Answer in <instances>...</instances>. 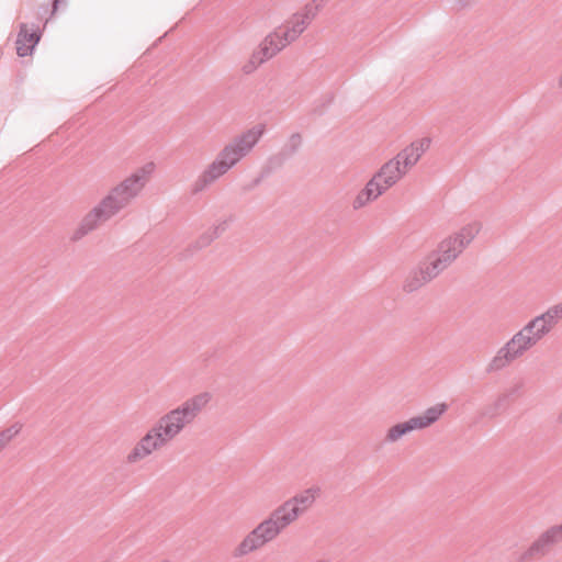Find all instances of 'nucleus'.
Returning a JSON list of instances; mask_svg holds the SVG:
<instances>
[{
    "label": "nucleus",
    "mask_w": 562,
    "mask_h": 562,
    "mask_svg": "<svg viewBox=\"0 0 562 562\" xmlns=\"http://www.w3.org/2000/svg\"><path fill=\"white\" fill-rule=\"evenodd\" d=\"M211 400L212 395L209 392L199 393L162 415L153 427L168 445L182 432L187 425L195 419Z\"/></svg>",
    "instance_id": "nucleus-1"
},
{
    "label": "nucleus",
    "mask_w": 562,
    "mask_h": 562,
    "mask_svg": "<svg viewBox=\"0 0 562 562\" xmlns=\"http://www.w3.org/2000/svg\"><path fill=\"white\" fill-rule=\"evenodd\" d=\"M407 172L394 158L385 162L380 170L368 181L366 187L353 200V207L360 209L376 200L384 192L395 186Z\"/></svg>",
    "instance_id": "nucleus-2"
},
{
    "label": "nucleus",
    "mask_w": 562,
    "mask_h": 562,
    "mask_svg": "<svg viewBox=\"0 0 562 562\" xmlns=\"http://www.w3.org/2000/svg\"><path fill=\"white\" fill-rule=\"evenodd\" d=\"M291 43V40L281 25L273 29L261 40L258 47L243 63L241 70L245 74L254 72L263 63L278 55Z\"/></svg>",
    "instance_id": "nucleus-3"
},
{
    "label": "nucleus",
    "mask_w": 562,
    "mask_h": 562,
    "mask_svg": "<svg viewBox=\"0 0 562 562\" xmlns=\"http://www.w3.org/2000/svg\"><path fill=\"white\" fill-rule=\"evenodd\" d=\"M284 529L270 514L257 525L234 549V555L237 558L245 557L260 548L266 543L274 540Z\"/></svg>",
    "instance_id": "nucleus-4"
},
{
    "label": "nucleus",
    "mask_w": 562,
    "mask_h": 562,
    "mask_svg": "<svg viewBox=\"0 0 562 562\" xmlns=\"http://www.w3.org/2000/svg\"><path fill=\"white\" fill-rule=\"evenodd\" d=\"M124 206L111 191L82 218L74 232V239H80L117 214Z\"/></svg>",
    "instance_id": "nucleus-5"
},
{
    "label": "nucleus",
    "mask_w": 562,
    "mask_h": 562,
    "mask_svg": "<svg viewBox=\"0 0 562 562\" xmlns=\"http://www.w3.org/2000/svg\"><path fill=\"white\" fill-rule=\"evenodd\" d=\"M446 411L447 405L445 403L436 404L418 416H414L408 420L393 425L385 434V441L393 443L411 431L422 430L429 427L436 423Z\"/></svg>",
    "instance_id": "nucleus-6"
},
{
    "label": "nucleus",
    "mask_w": 562,
    "mask_h": 562,
    "mask_svg": "<svg viewBox=\"0 0 562 562\" xmlns=\"http://www.w3.org/2000/svg\"><path fill=\"white\" fill-rule=\"evenodd\" d=\"M465 248L451 235L438 246V257L424 265L420 270L423 281H429L453 262Z\"/></svg>",
    "instance_id": "nucleus-7"
},
{
    "label": "nucleus",
    "mask_w": 562,
    "mask_h": 562,
    "mask_svg": "<svg viewBox=\"0 0 562 562\" xmlns=\"http://www.w3.org/2000/svg\"><path fill=\"white\" fill-rule=\"evenodd\" d=\"M536 344L535 339L529 335V331L522 328L497 351L490 362V368L492 370H499L508 366Z\"/></svg>",
    "instance_id": "nucleus-8"
},
{
    "label": "nucleus",
    "mask_w": 562,
    "mask_h": 562,
    "mask_svg": "<svg viewBox=\"0 0 562 562\" xmlns=\"http://www.w3.org/2000/svg\"><path fill=\"white\" fill-rule=\"evenodd\" d=\"M153 170L154 166L148 165L147 167L135 171L117 186H115L111 190V193H113V195L122 203L124 207L127 206L131 201L136 198L143 190Z\"/></svg>",
    "instance_id": "nucleus-9"
},
{
    "label": "nucleus",
    "mask_w": 562,
    "mask_h": 562,
    "mask_svg": "<svg viewBox=\"0 0 562 562\" xmlns=\"http://www.w3.org/2000/svg\"><path fill=\"white\" fill-rule=\"evenodd\" d=\"M166 446L167 443L156 429L151 427L128 452L126 461L130 464L138 463Z\"/></svg>",
    "instance_id": "nucleus-10"
},
{
    "label": "nucleus",
    "mask_w": 562,
    "mask_h": 562,
    "mask_svg": "<svg viewBox=\"0 0 562 562\" xmlns=\"http://www.w3.org/2000/svg\"><path fill=\"white\" fill-rule=\"evenodd\" d=\"M318 8L306 4L301 11L293 13L285 24L281 25L291 42L296 41L316 18Z\"/></svg>",
    "instance_id": "nucleus-11"
},
{
    "label": "nucleus",
    "mask_w": 562,
    "mask_h": 562,
    "mask_svg": "<svg viewBox=\"0 0 562 562\" xmlns=\"http://www.w3.org/2000/svg\"><path fill=\"white\" fill-rule=\"evenodd\" d=\"M431 140L427 137L419 138L408 146H406L401 153H398L394 159L397 160L402 168L407 172L413 166H415L420 157L429 149Z\"/></svg>",
    "instance_id": "nucleus-12"
},
{
    "label": "nucleus",
    "mask_w": 562,
    "mask_h": 562,
    "mask_svg": "<svg viewBox=\"0 0 562 562\" xmlns=\"http://www.w3.org/2000/svg\"><path fill=\"white\" fill-rule=\"evenodd\" d=\"M562 539V524L553 526L544 531L528 549L527 554L532 558L543 553L548 547Z\"/></svg>",
    "instance_id": "nucleus-13"
},
{
    "label": "nucleus",
    "mask_w": 562,
    "mask_h": 562,
    "mask_svg": "<svg viewBox=\"0 0 562 562\" xmlns=\"http://www.w3.org/2000/svg\"><path fill=\"white\" fill-rule=\"evenodd\" d=\"M562 539V524L553 526L544 531L528 549L527 554L532 558L543 553L548 547Z\"/></svg>",
    "instance_id": "nucleus-14"
},
{
    "label": "nucleus",
    "mask_w": 562,
    "mask_h": 562,
    "mask_svg": "<svg viewBox=\"0 0 562 562\" xmlns=\"http://www.w3.org/2000/svg\"><path fill=\"white\" fill-rule=\"evenodd\" d=\"M229 168L231 167L226 164V161H224V159L218 156V158L213 161L199 178L195 183V190L204 189L209 183L215 181L217 178L227 172Z\"/></svg>",
    "instance_id": "nucleus-15"
},
{
    "label": "nucleus",
    "mask_w": 562,
    "mask_h": 562,
    "mask_svg": "<svg viewBox=\"0 0 562 562\" xmlns=\"http://www.w3.org/2000/svg\"><path fill=\"white\" fill-rule=\"evenodd\" d=\"M271 515L281 525L283 529L288 528L291 524L296 521L301 516L297 507H295L289 499L278 506Z\"/></svg>",
    "instance_id": "nucleus-16"
},
{
    "label": "nucleus",
    "mask_w": 562,
    "mask_h": 562,
    "mask_svg": "<svg viewBox=\"0 0 562 562\" xmlns=\"http://www.w3.org/2000/svg\"><path fill=\"white\" fill-rule=\"evenodd\" d=\"M321 495V488L318 486L308 487L293 497L289 498V501L297 507L301 515H303L306 510H308L317 501Z\"/></svg>",
    "instance_id": "nucleus-17"
},
{
    "label": "nucleus",
    "mask_w": 562,
    "mask_h": 562,
    "mask_svg": "<svg viewBox=\"0 0 562 562\" xmlns=\"http://www.w3.org/2000/svg\"><path fill=\"white\" fill-rule=\"evenodd\" d=\"M482 229V223L479 221H472L460 227L457 232L451 234L461 245L467 248L480 234Z\"/></svg>",
    "instance_id": "nucleus-18"
},
{
    "label": "nucleus",
    "mask_w": 562,
    "mask_h": 562,
    "mask_svg": "<svg viewBox=\"0 0 562 562\" xmlns=\"http://www.w3.org/2000/svg\"><path fill=\"white\" fill-rule=\"evenodd\" d=\"M265 132L262 125H257L244 134H241L238 138H236L233 143L238 146L245 154L249 153L250 149L257 144Z\"/></svg>",
    "instance_id": "nucleus-19"
},
{
    "label": "nucleus",
    "mask_w": 562,
    "mask_h": 562,
    "mask_svg": "<svg viewBox=\"0 0 562 562\" xmlns=\"http://www.w3.org/2000/svg\"><path fill=\"white\" fill-rule=\"evenodd\" d=\"M38 38L35 32L22 29L16 40L18 55L22 57L30 55L35 44L38 42Z\"/></svg>",
    "instance_id": "nucleus-20"
},
{
    "label": "nucleus",
    "mask_w": 562,
    "mask_h": 562,
    "mask_svg": "<svg viewBox=\"0 0 562 562\" xmlns=\"http://www.w3.org/2000/svg\"><path fill=\"white\" fill-rule=\"evenodd\" d=\"M553 327L548 321L540 315L528 323L524 329L529 331V335L538 342L544 335H547Z\"/></svg>",
    "instance_id": "nucleus-21"
},
{
    "label": "nucleus",
    "mask_w": 562,
    "mask_h": 562,
    "mask_svg": "<svg viewBox=\"0 0 562 562\" xmlns=\"http://www.w3.org/2000/svg\"><path fill=\"white\" fill-rule=\"evenodd\" d=\"M246 154L238 148L234 143L226 146L221 153V157L232 168L237 161H239Z\"/></svg>",
    "instance_id": "nucleus-22"
},
{
    "label": "nucleus",
    "mask_w": 562,
    "mask_h": 562,
    "mask_svg": "<svg viewBox=\"0 0 562 562\" xmlns=\"http://www.w3.org/2000/svg\"><path fill=\"white\" fill-rule=\"evenodd\" d=\"M22 425L13 424L0 430V452L20 434Z\"/></svg>",
    "instance_id": "nucleus-23"
},
{
    "label": "nucleus",
    "mask_w": 562,
    "mask_h": 562,
    "mask_svg": "<svg viewBox=\"0 0 562 562\" xmlns=\"http://www.w3.org/2000/svg\"><path fill=\"white\" fill-rule=\"evenodd\" d=\"M542 315L554 327L562 319V302L551 306Z\"/></svg>",
    "instance_id": "nucleus-24"
},
{
    "label": "nucleus",
    "mask_w": 562,
    "mask_h": 562,
    "mask_svg": "<svg viewBox=\"0 0 562 562\" xmlns=\"http://www.w3.org/2000/svg\"><path fill=\"white\" fill-rule=\"evenodd\" d=\"M290 142L292 143L293 147H297L302 143V137L300 135H292L290 138Z\"/></svg>",
    "instance_id": "nucleus-25"
},
{
    "label": "nucleus",
    "mask_w": 562,
    "mask_h": 562,
    "mask_svg": "<svg viewBox=\"0 0 562 562\" xmlns=\"http://www.w3.org/2000/svg\"><path fill=\"white\" fill-rule=\"evenodd\" d=\"M558 85L560 88H562V72L560 74V76L558 78Z\"/></svg>",
    "instance_id": "nucleus-26"
},
{
    "label": "nucleus",
    "mask_w": 562,
    "mask_h": 562,
    "mask_svg": "<svg viewBox=\"0 0 562 562\" xmlns=\"http://www.w3.org/2000/svg\"><path fill=\"white\" fill-rule=\"evenodd\" d=\"M463 4H469L471 2H473L474 0H460Z\"/></svg>",
    "instance_id": "nucleus-27"
},
{
    "label": "nucleus",
    "mask_w": 562,
    "mask_h": 562,
    "mask_svg": "<svg viewBox=\"0 0 562 562\" xmlns=\"http://www.w3.org/2000/svg\"><path fill=\"white\" fill-rule=\"evenodd\" d=\"M559 418L562 420V411L560 412Z\"/></svg>",
    "instance_id": "nucleus-28"
}]
</instances>
